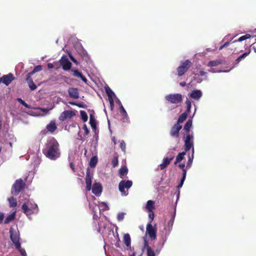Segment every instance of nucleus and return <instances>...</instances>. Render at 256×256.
<instances>
[{
	"label": "nucleus",
	"instance_id": "13d9d810",
	"mask_svg": "<svg viewBox=\"0 0 256 256\" xmlns=\"http://www.w3.org/2000/svg\"><path fill=\"white\" fill-rule=\"evenodd\" d=\"M4 218V213L0 212V224H1Z\"/></svg>",
	"mask_w": 256,
	"mask_h": 256
},
{
	"label": "nucleus",
	"instance_id": "69168bd1",
	"mask_svg": "<svg viewBox=\"0 0 256 256\" xmlns=\"http://www.w3.org/2000/svg\"><path fill=\"white\" fill-rule=\"evenodd\" d=\"M70 166L72 170H74V166L72 163L70 164Z\"/></svg>",
	"mask_w": 256,
	"mask_h": 256
},
{
	"label": "nucleus",
	"instance_id": "e2e57ef3",
	"mask_svg": "<svg viewBox=\"0 0 256 256\" xmlns=\"http://www.w3.org/2000/svg\"><path fill=\"white\" fill-rule=\"evenodd\" d=\"M180 84L182 86H186V82H182L180 83Z\"/></svg>",
	"mask_w": 256,
	"mask_h": 256
},
{
	"label": "nucleus",
	"instance_id": "09e8293b",
	"mask_svg": "<svg viewBox=\"0 0 256 256\" xmlns=\"http://www.w3.org/2000/svg\"><path fill=\"white\" fill-rule=\"evenodd\" d=\"M124 214L123 212H120L117 216V219L118 221H122L124 218Z\"/></svg>",
	"mask_w": 256,
	"mask_h": 256
},
{
	"label": "nucleus",
	"instance_id": "de8ad7c7",
	"mask_svg": "<svg viewBox=\"0 0 256 256\" xmlns=\"http://www.w3.org/2000/svg\"><path fill=\"white\" fill-rule=\"evenodd\" d=\"M148 218L150 219L149 223L152 224V222L154 220V214L153 210L152 212H149Z\"/></svg>",
	"mask_w": 256,
	"mask_h": 256
},
{
	"label": "nucleus",
	"instance_id": "49530a36",
	"mask_svg": "<svg viewBox=\"0 0 256 256\" xmlns=\"http://www.w3.org/2000/svg\"><path fill=\"white\" fill-rule=\"evenodd\" d=\"M186 174H185V172L184 173V176H182V178H181V180H180V183L178 184V185L177 186V188H182L183 184H184V181L186 179Z\"/></svg>",
	"mask_w": 256,
	"mask_h": 256
},
{
	"label": "nucleus",
	"instance_id": "2eb2a0df",
	"mask_svg": "<svg viewBox=\"0 0 256 256\" xmlns=\"http://www.w3.org/2000/svg\"><path fill=\"white\" fill-rule=\"evenodd\" d=\"M69 96L73 99H78L80 98L78 90L76 88H70L68 90Z\"/></svg>",
	"mask_w": 256,
	"mask_h": 256
},
{
	"label": "nucleus",
	"instance_id": "4be33fe9",
	"mask_svg": "<svg viewBox=\"0 0 256 256\" xmlns=\"http://www.w3.org/2000/svg\"><path fill=\"white\" fill-rule=\"evenodd\" d=\"M22 208L24 213L27 216H30L32 214L36 213L34 211L32 210V209L30 208L28 206L26 203L22 205Z\"/></svg>",
	"mask_w": 256,
	"mask_h": 256
},
{
	"label": "nucleus",
	"instance_id": "72a5a7b5",
	"mask_svg": "<svg viewBox=\"0 0 256 256\" xmlns=\"http://www.w3.org/2000/svg\"><path fill=\"white\" fill-rule=\"evenodd\" d=\"M188 115L186 113H182L181 114L178 118L176 124H180L183 122L187 118Z\"/></svg>",
	"mask_w": 256,
	"mask_h": 256
},
{
	"label": "nucleus",
	"instance_id": "c9c22d12",
	"mask_svg": "<svg viewBox=\"0 0 256 256\" xmlns=\"http://www.w3.org/2000/svg\"><path fill=\"white\" fill-rule=\"evenodd\" d=\"M250 52V50H249L248 52L244 53L238 56L236 60V63H239L246 56H248Z\"/></svg>",
	"mask_w": 256,
	"mask_h": 256
},
{
	"label": "nucleus",
	"instance_id": "39448f33",
	"mask_svg": "<svg viewBox=\"0 0 256 256\" xmlns=\"http://www.w3.org/2000/svg\"><path fill=\"white\" fill-rule=\"evenodd\" d=\"M165 99L172 104H177L182 101V96L180 94H169L165 96Z\"/></svg>",
	"mask_w": 256,
	"mask_h": 256
},
{
	"label": "nucleus",
	"instance_id": "f3484780",
	"mask_svg": "<svg viewBox=\"0 0 256 256\" xmlns=\"http://www.w3.org/2000/svg\"><path fill=\"white\" fill-rule=\"evenodd\" d=\"M106 92L108 96V99L110 105V107L112 109L114 106V100L112 96L114 95V94L108 86L106 88Z\"/></svg>",
	"mask_w": 256,
	"mask_h": 256
},
{
	"label": "nucleus",
	"instance_id": "4d7b16f0",
	"mask_svg": "<svg viewBox=\"0 0 256 256\" xmlns=\"http://www.w3.org/2000/svg\"><path fill=\"white\" fill-rule=\"evenodd\" d=\"M68 56H69V57H70V59L71 60L72 62H74L75 64L78 65V62L76 60L71 54H69Z\"/></svg>",
	"mask_w": 256,
	"mask_h": 256
},
{
	"label": "nucleus",
	"instance_id": "412c9836",
	"mask_svg": "<svg viewBox=\"0 0 256 256\" xmlns=\"http://www.w3.org/2000/svg\"><path fill=\"white\" fill-rule=\"evenodd\" d=\"M71 72H72V75L76 78H80L84 82L86 83L88 80L86 78L83 76L82 72H80L77 70L72 69Z\"/></svg>",
	"mask_w": 256,
	"mask_h": 256
},
{
	"label": "nucleus",
	"instance_id": "6e6d98bb",
	"mask_svg": "<svg viewBox=\"0 0 256 256\" xmlns=\"http://www.w3.org/2000/svg\"><path fill=\"white\" fill-rule=\"evenodd\" d=\"M175 217V212L172 214L170 220L168 222V224L172 227Z\"/></svg>",
	"mask_w": 256,
	"mask_h": 256
},
{
	"label": "nucleus",
	"instance_id": "4468645a",
	"mask_svg": "<svg viewBox=\"0 0 256 256\" xmlns=\"http://www.w3.org/2000/svg\"><path fill=\"white\" fill-rule=\"evenodd\" d=\"M15 77L14 74L12 73H9L8 74L4 75L2 77V82L6 86H8L11 82L14 80Z\"/></svg>",
	"mask_w": 256,
	"mask_h": 256
},
{
	"label": "nucleus",
	"instance_id": "a18cd8bd",
	"mask_svg": "<svg viewBox=\"0 0 256 256\" xmlns=\"http://www.w3.org/2000/svg\"><path fill=\"white\" fill-rule=\"evenodd\" d=\"M185 164L184 163L180 164L178 167L182 170V176H184L185 172L186 176V168H185Z\"/></svg>",
	"mask_w": 256,
	"mask_h": 256
},
{
	"label": "nucleus",
	"instance_id": "aec40b11",
	"mask_svg": "<svg viewBox=\"0 0 256 256\" xmlns=\"http://www.w3.org/2000/svg\"><path fill=\"white\" fill-rule=\"evenodd\" d=\"M174 158V156H172L170 158H164L162 162L160 165V170H162L166 168Z\"/></svg>",
	"mask_w": 256,
	"mask_h": 256
},
{
	"label": "nucleus",
	"instance_id": "ddd939ff",
	"mask_svg": "<svg viewBox=\"0 0 256 256\" xmlns=\"http://www.w3.org/2000/svg\"><path fill=\"white\" fill-rule=\"evenodd\" d=\"M92 174L90 173L89 168H88L86 172V176L85 181L86 184V188L88 191H90L92 188Z\"/></svg>",
	"mask_w": 256,
	"mask_h": 256
},
{
	"label": "nucleus",
	"instance_id": "f257e3e1",
	"mask_svg": "<svg viewBox=\"0 0 256 256\" xmlns=\"http://www.w3.org/2000/svg\"><path fill=\"white\" fill-rule=\"evenodd\" d=\"M44 154L49 159L55 160L60 157V152L59 144L56 140L52 138L48 141L46 148L43 150Z\"/></svg>",
	"mask_w": 256,
	"mask_h": 256
},
{
	"label": "nucleus",
	"instance_id": "a211bd4d",
	"mask_svg": "<svg viewBox=\"0 0 256 256\" xmlns=\"http://www.w3.org/2000/svg\"><path fill=\"white\" fill-rule=\"evenodd\" d=\"M91 190H92V192L96 195H99L102 192V186L98 182H96L94 184L92 187Z\"/></svg>",
	"mask_w": 256,
	"mask_h": 256
},
{
	"label": "nucleus",
	"instance_id": "0e129e2a",
	"mask_svg": "<svg viewBox=\"0 0 256 256\" xmlns=\"http://www.w3.org/2000/svg\"><path fill=\"white\" fill-rule=\"evenodd\" d=\"M37 109H40L41 111L44 112H47V109H46V108H37Z\"/></svg>",
	"mask_w": 256,
	"mask_h": 256
},
{
	"label": "nucleus",
	"instance_id": "680f3d73",
	"mask_svg": "<svg viewBox=\"0 0 256 256\" xmlns=\"http://www.w3.org/2000/svg\"><path fill=\"white\" fill-rule=\"evenodd\" d=\"M142 252L140 254H139L138 256H142ZM130 256H136V252H134L132 253V254L130 255Z\"/></svg>",
	"mask_w": 256,
	"mask_h": 256
},
{
	"label": "nucleus",
	"instance_id": "c03bdc74",
	"mask_svg": "<svg viewBox=\"0 0 256 256\" xmlns=\"http://www.w3.org/2000/svg\"><path fill=\"white\" fill-rule=\"evenodd\" d=\"M118 156H114L112 160V165L114 168H115L118 165Z\"/></svg>",
	"mask_w": 256,
	"mask_h": 256
},
{
	"label": "nucleus",
	"instance_id": "bf43d9fd",
	"mask_svg": "<svg viewBox=\"0 0 256 256\" xmlns=\"http://www.w3.org/2000/svg\"><path fill=\"white\" fill-rule=\"evenodd\" d=\"M206 74V72H204V71H202V70H201L200 72V74L201 76H204V75H205Z\"/></svg>",
	"mask_w": 256,
	"mask_h": 256
},
{
	"label": "nucleus",
	"instance_id": "1a4fd4ad",
	"mask_svg": "<svg viewBox=\"0 0 256 256\" xmlns=\"http://www.w3.org/2000/svg\"><path fill=\"white\" fill-rule=\"evenodd\" d=\"M144 246L142 249V252H144V250H146L147 256H156L154 251L152 248L148 243L147 238L144 237Z\"/></svg>",
	"mask_w": 256,
	"mask_h": 256
},
{
	"label": "nucleus",
	"instance_id": "20e7f679",
	"mask_svg": "<svg viewBox=\"0 0 256 256\" xmlns=\"http://www.w3.org/2000/svg\"><path fill=\"white\" fill-rule=\"evenodd\" d=\"M25 184L22 180L20 178L15 181L12 185V194L14 195H17L23 188H24Z\"/></svg>",
	"mask_w": 256,
	"mask_h": 256
},
{
	"label": "nucleus",
	"instance_id": "9b49d317",
	"mask_svg": "<svg viewBox=\"0 0 256 256\" xmlns=\"http://www.w3.org/2000/svg\"><path fill=\"white\" fill-rule=\"evenodd\" d=\"M76 115L74 111L64 110L58 119L60 121L64 122L68 118H71Z\"/></svg>",
	"mask_w": 256,
	"mask_h": 256
},
{
	"label": "nucleus",
	"instance_id": "9d476101",
	"mask_svg": "<svg viewBox=\"0 0 256 256\" xmlns=\"http://www.w3.org/2000/svg\"><path fill=\"white\" fill-rule=\"evenodd\" d=\"M146 233L152 240H154L156 238V228H154L152 224L148 223L146 225Z\"/></svg>",
	"mask_w": 256,
	"mask_h": 256
},
{
	"label": "nucleus",
	"instance_id": "ea45409f",
	"mask_svg": "<svg viewBox=\"0 0 256 256\" xmlns=\"http://www.w3.org/2000/svg\"><path fill=\"white\" fill-rule=\"evenodd\" d=\"M29 208L30 209H32L33 211H34L36 213H37L38 212V205L36 204H32V203H28V204H27Z\"/></svg>",
	"mask_w": 256,
	"mask_h": 256
},
{
	"label": "nucleus",
	"instance_id": "864d4df0",
	"mask_svg": "<svg viewBox=\"0 0 256 256\" xmlns=\"http://www.w3.org/2000/svg\"><path fill=\"white\" fill-rule=\"evenodd\" d=\"M82 128L84 130V136H87L89 134V130L86 124L84 125Z\"/></svg>",
	"mask_w": 256,
	"mask_h": 256
},
{
	"label": "nucleus",
	"instance_id": "4c0bfd02",
	"mask_svg": "<svg viewBox=\"0 0 256 256\" xmlns=\"http://www.w3.org/2000/svg\"><path fill=\"white\" fill-rule=\"evenodd\" d=\"M17 100L22 105H23L24 106L28 108L32 109L33 108L28 104H27L24 100H22L21 98H17Z\"/></svg>",
	"mask_w": 256,
	"mask_h": 256
},
{
	"label": "nucleus",
	"instance_id": "603ef678",
	"mask_svg": "<svg viewBox=\"0 0 256 256\" xmlns=\"http://www.w3.org/2000/svg\"><path fill=\"white\" fill-rule=\"evenodd\" d=\"M58 62H54V64L48 63V68L50 69L53 68H54L55 66L58 65Z\"/></svg>",
	"mask_w": 256,
	"mask_h": 256
},
{
	"label": "nucleus",
	"instance_id": "f03ea898",
	"mask_svg": "<svg viewBox=\"0 0 256 256\" xmlns=\"http://www.w3.org/2000/svg\"><path fill=\"white\" fill-rule=\"evenodd\" d=\"M192 63L188 60L181 62L180 64L176 70L178 76H182L188 69L192 66Z\"/></svg>",
	"mask_w": 256,
	"mask_h": 256
},
{
	"label": "nucleus",
	"instance_id": "2f4dec72",
	"mask_svg": "<svg viewBox=\"0 0 256 256\" xmlns=\"http://www.w3.org/2000/svg\"><path fill=\"white\" fill-rule=\"evenodd\" d=\"M192 120H188L186 122V123L184 128V130H185L186 133H188L190 132V128L192 127Z\"/></svg>",
	"mask_w": 256,
	"mask_h": 256
},
{
	"label": "nucleus",
	"instance_id": "5701e85b",
	"mask_svg": "<svg viewBox=\"0 0 256 256\" xmlns=\"http://www.w3.org/2000/svg\"><path fill=\"white\" fill-rule=\"evenodd\" d=\"M202 96V92L200 90H194L190 94V96L196 100L199 99Z\"/></svg>",
	"mask_w": 256,
	"mask_h": 256
},
{
	"label": "nucleus",
	"instance_id": "e433bc0d",
	"mask_svg": "<svg viewBox=\"0 0 256 256\" xmlns=\"http://www.w3.org/2000/svg\"><path fill=\"white\" fill-rule=\"evenodd\" d=\"M221 64L220 60H210L208 62V66H218Z\"/></svg>",
	"mask_w": 256,
	"mask_h": 256
},
{
	"label": "nucleus",
	"instance_id": "052dcab7",
	"mask_svg": "<svg viewBox=\"0 0 256 256\" xmlns=\"http://www.w3.org/2000/svg\"><path fill=\"white\" fill-rule=\"evenodd\" d=\"M230 43V42H225L223 44V46H224V48L227 47L229 45Z\"/></svg>",
	"mask_w": 256,
	"mask_h": 256
},
{
	"label": "nucleus",
	"instance_id": "8fccbe9b",
	"mask_svg": "<svg viewBox=\"0 0 256 256\" xmlns=\"http://www.w3.org/2000/svg\"><path fill=\"white\" fill-rule=\"evenodd\" d=\"M70 104L72 106H76L79 108H84V104L82 102L76 104L74 102H70Z\"/></svg>",
	"mask_w": 256,
	"mask_h": 256
},
{
	"label": "nucleus",
	"instance_id": "dca6fc26",
	"mask_svg": "<svg viewBox=\"0 0 256 256\" xmlns=\"http://www.w3.org/2000/svg\"><path fill=\"white\" fill-rule=\"evenodd\" d=\"M120 112L122 114V118L120 120L124 123H129L130 120L128 118V115L126 110H124V106L120 104Z\"/></svg>",
	"mask_w": 256,
	"mask_h": 256
},
{
	"label": "nucleus",
	"instance_id": "c756f323",
	"mask_svg": "<svg viewBox=\"0 0 256 256\" xmlns=\"http://www.w3.org/2000/svg\"><path fill=\"white\" fill-rule=\"evenodd\" d=\"M186 152H180L178 156H176V160L174 162V164H176L178 162H180V161H182L184 158V156L186 155Z\"/></svg>",
	"mask_w": 256,
	"mask_h": 256
},
{
	"label": "nucleus",
	"instance_id": "58836bf2",
	"mask_svg": "<svg viewBox=\"0 0 256 256\" xmlns=\"http://www.w3.org/2000/svg\"><path fill=\"white\" fill-rule=\"evenodd\" d=\"M186 109L184 113H186V114H188L190 113V108H192L191 102L188 99H187L186 100Z\"/></svg>",
	"mask_w": 256,
	"mask_h": 256
},
{
	"label": "nucleus",
	"instance_id": "37998d69",
	"mask_svg": "<svg viewBox=\"0 0 256 256\" xmlns=\"http://www.w3.org/2000/svg\"><path fill=\"white\" fill-rule=\"evenodd\" d=\"M42 70V66L38 65V66H36L33 69V70L31 72H29V74H30L33 75L36 72H38Z\"/></svg>",
	"mask_w": 256,
	"mask_h": 256
},
{
	"label": "nucleus",
	"instance_id": "7ed1b4c3",
	"mask_svg": "<svg viewBox=\"0 0 256 256\" xmlns=\"http://www.w3.org/2000/svg\"><path fill=\"white\" fill-rule=\"evenodd\" d=\"M10 238L14 244L16 248H20V235L14 228H10Z\"/></svg>",
	"mask_w": 256,
	"mask_h": 256
},
{
	"label": "nucleus",
	"instance_id": "774afa93",
	"mask_svg": "<svg viewBox=\"0 0 256 256\" xmlns=\"http://www.w3.org/2000/svg\"><path fill=\"white\" fill-rule=\"evenodd\" d=\"M208 71L210 72H215V71H214V69H212V68H210V69L208 70Z\"/></svg>",
	"mask_w": 256,
	"mask_h": 256
},
{
	"label": "nucleus",
	"instance_id": "6e6552de",
	"mask_svg": "<svg viewBox=\"0 0 256 256\" xmlns=\"http://www.w3.org/2000/svg\"><path fill=\"white\" fill-rule=\"evenodd\" d=\"M58 62L60 63L64 70H69L72 68V63L65 56H62Z\"/></svg>",
	"mask_w": 256,
	"mask_h": 256
},
{
	"label": "nucleus",
	"instance_id": "79ce46f5",
	"mask_svg": "<svg viewBox=\"0 0 256 256\" xmlns=\"http://www.w3.org/2000/svg\"><path fill=\"white\" fill-rule=\"evenodd\" d=\"M80 114L82 120L84 122H86L88 120V116L86 112L84 110L80 111Z\"/></svg>",
	"mask_w": 256,
	"mask_h": 256
},
{
	"label": "nucleus",
	"instance_id": "a19ab883",
	"mask_svg": "<svg viewBox=\"0 0 256 256\" xmlns=\"http://www.w3.org/2000/svg\"><path fill=\"white\" fill-rule=\"evenodd\" d=\"M250 37H251V36L250 34H246V35L240 36L238 40L233 41L232 42H242V41L246 40L248 38H250Z\"/></svg>",
	"mask_w": 256,
	"mask_h": 256
},
{
	"label": "nucleus",
	"instance_id": "338daca9",
	"mask_svg": "<svg viewBox=\"0 0 256 256\" xmlns=\"http://www.w3.org/2000/svg\"><path fill=\"white\" fill-rule=\"evenodd\" d=\"M224 47L223 46V45L221 46L220 48H219V50H222V48H224Z\"/></svg>",
	"mask_w": 256,
	"mask_h": 256
},
{
	"label": "nucleus",
	"instance_id": "f8f14e48",
	"mask_svg": "<svg viewBox=\"0 0 256 256\" xmlns=\"http://www.w3.org/2000/svg\"><path fill=\"white\" fill-rule=\"evenodd\" d=\"M182 126L178 124H175L171 128L170 135L172 137L178 138L179 137V132L182 129Z\"/></svg>",
	"mask_w": 256,
	"mask_h": 256
},
{
	"label": "nucleus",
	"instance_id": "393cba45",
	"mask_svg": "<svg viewBox=\"0 0 256 256\" xmlns=\"http://www.w3.org/2000/svg\"><path fill=\"white\" fill-rule=\"evenodd\" d=\"M57 127L56 124V123L54 121H51L47 126H46V128L50 132H54Z\"/></svg>",
	"mask_w": 256,
	"mask_h": 256
},
{
	"label": "nucleus",
	"instance_id": "423d86ee",
	"mask_svg": "<svg viewBox=\"0 0 256 256\" xmlns=\"http://www.w3.org/2000/svg\"><path fill=\"white\" fill-rule=\"evenodd\" d=\"M132 184V182L131 180H122L118 184V189L120 192L122 194L123 196H127L128 193L125 191L124 189H129Z\"/></svg>",
	"mask_w": 256,
	"mask_h": 256
},
{
	"label": "nucleus",
	"instance_id": "473e14b6",
	"mask_svg": "<svg viewBox=\"0 0 256 256\" xmlns=\"http://www.w3.org/2000/svg\"><path fill=\"white\" fill-rule=\"evenodd\" d=\"M98 159L96 156H92L90 160V166L91 168H94L98 163Z\"/></svg>",
	"mask_w": 256,
	"mask_h": 256
},
{
	"label": "nucleus",
	"instance_id": "6ab92c4d",
	"mask_svg": "<svg viewBox=\"0 0 256 256\" xmlns=\"http://www.w3.org/2000/svg\"><path fill=\"white\" fill-rule=\"evenodd\" d=\"M32 75L30 74L29 73H28L26 74V82H27L30 90H34L36 88L37 86L34 82L32 78Z\"/></svg>",
	"mask_w": 256,
	"mask_h": 256
},
{
	"label": "nucleus",
	"instance_id": "bb28decb",
	"mask_svg": "<svg viewBox=\"0 0 256 256\" xmlns=\"http://www.w3.org/2000/svg\"><path fill=\"white\" fill-rule=\"evenodd\" d=\"M128 169L126 166H122L119 170L120 176L122 178H124V177L128 174Z\"/></svg>",
	"mask_w": 256,
	"mask_h": 256
},
{
	"label": "nucleus",
	"instance_id": "3c124183",
	"mask_svg": "<svg viewBox=\"0 0 256 256\" xmlns=\"http://www.w3.org/2000/svg\"><path fill=\"white\" fill-rule=\"evenodd\" d=\"M16 249L20 251L22 256H26V254L25 250L23 248H21V244H20V248Z\"/></svg>",
	"mask_w": 256,
	"mask_h": 256
},
{
	"label": "nucleus",
	"instance_id": "7c9ffc66",
	"mask_svg": "<svg viewBox=\"0 0 256 256\" xmlns=\"http://www.w3.org/2000/svg\"><path fill=\"white\" fill-rule=\"evenodd\" d=\"M16 216V212H14L8 215L4 221V223L5 224H8L10 223V222L14 220Z\"/></svg>",
	"mask_w": 256,
	"mask_h": 256
},
{
	"label": "nucleus",
	"instance_id": "5fc2aeb1",
	"mask_svg": "<svg viewBox=\"0 0 256 256\" xmlns=\"http://www.w3.org/2000/svg\"><path fill=\"white\" fill-rule=\"evenodd\" d=\"M120 148H121V149L122 150V151H124V152L125 151V150H126V144H125V142H124V140H122L120 142Z\"/></svg>",
	"mask_w": 256,
	"mask_h": 256
},
{
	"label": "nucleus",
	"instance_id": "a878e982",
	"mask_svg": "<svg viewBox=\"0 0 256 256\" xmlns=\"http://www.w3.org/2000/svg\"><path fill=\"white\" fill-rule=\"evenodd\" d=\"M194 148H193V150H192V155L190 156V154H188V160L186 163V168L188 169L190 168L192 164L193 159H194Z\"/></svg>",
	"mask_w": 256,
	"mask_h": 256
},
{
	"label": "nucleus",
	"instance_id": "0eeeda50",
	"mask_svg": "<svg viewBox=\"0 0 256 256\" xmlns=\"http://www.w3.org/2000/svg\"><path fill=\"white\" fill-rule=\"evenodd\" d=\"M194 136L192 134H188L184 137V150L186 152H188L190 150L191 148H192V150L194 148Z\"/></svg>",
	"mask_w": 256,
	"mask_h": 256
},
{
	"label": "nucleus",
	"instance_id": "b1692460",
	"mask_svg": "<svg viewBox=\"0 0 256 256\" xmlns=\"http://www.w3.org/2000/svg\"><path fill=\"white\" fill-rule=\"evenodd\" d=\"M90 124L92 130L96 132V122L92 114H90Z\"/></svg>",
	"mask_w": 256,
	"mask_h": 256
},
{
	"label": "nucleus",
	"instance_id": "cd10ccee",
	"mask_svg": "<svg viewBox=\"0 0 256 256\" xmlns=\"http://www.w3.org/2000/svg\"><path fill=\"white\" fill-rule=\"evenodd\" d=\"M146 208L148 212H152L154 208V201L149 200L147 202Z\"/></svg>",
	"mask_w": 256,
	"mask_h": 256
},
{
	"label": "nucleus",
	"instance_id": "f704fd0d",
	"mask_svg": "<svg viewBox=\"0 0 256 256\" xmlns=\"http://www.w3.org/2000/svg\"><path fill=\"white\" fill-rule=\"evenodd\" d=\"M8 200L10 204V206L11 208L16 207L17 206V202L15 198L12 196L8 198Z\"/></svg>",
	"mask_w": 256,
	"mask_h": 256
},
{
	"label": "nucleus",
	"instance_id": "c85d7f7f",
	"mask_svg": "<svg viewBox=\"0 0 256 256\" xmlns=\"http://www.w3.org/2000/svg\"><path fill=\"white\" fill-rule=\"evenodd\" d=\"M124 242L127 247L130 246L131 240L129 234H126L124 236Z\"/></svg>",
	"mask_w": 256,
	"mask_h": 256
}]
</instances>
